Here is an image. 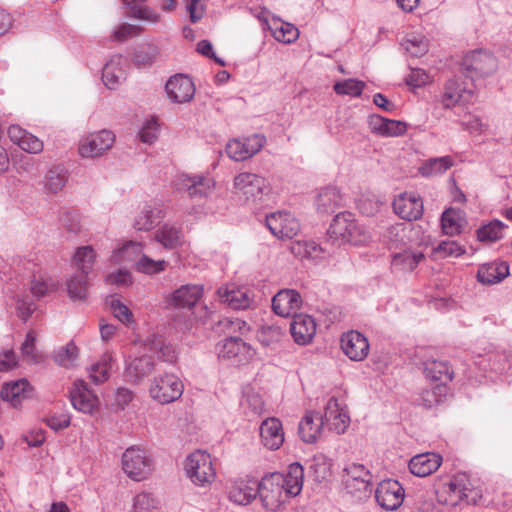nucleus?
<instances>
[{
    "label": "nucleus",
    "instance_id": "f257e3e1",
    "mask_svg": "<svg viewBox=\"0 0 512 512\" xmlns=\"http://www.w3.org/2000/svg\"><path fill=\"white\" fill-rule=\"evenodd\" d=\"M329 233L335 238L353 245H361L369 240V234L350 212L338 213L329 228Z\"/></svg>",
    "mask_w": 512,
    "mask_h": 512
},
{
    "label": "nucleus",
    "instance_id": "f03ea898",
    "mask_svg": "<svg viewBox=\"0 0 512 512\" xmlns=\"http://www.w3.org/2000/svg\"><path fill=\"white\" fill-rule=\"evenodd\" d=\"M442 493L447 496L443 502L450 506H456L460 502L475 505L481 498L480 492L471 487L468 476L465 473H458L442 486Z\"/></svg>",
    "mask_w": 512,
    "mask_h": 512
},
{
    "label": "nucleus",
    "instance_id": "7ed1b4c3",
    "mask_svg": "<svg viewBox=\"0 0 512 512\" xmlns=\"http://www.w3.org/2000/svg\"><path fill=\"white\" fill-rule=\"evenodd\" d=\"M235 193L248 202H258L270 193L268 181L257 174L242 172L234 178Z\"/></svg>",
    "mask_w": 512,
    "mask_h": 512
},
{
    "label": "nucleus",
    "instance_id": "20e7f679",
    "mask_svg": "<svg viewBox=\"0 0 512 512\" xmlns=\"http://www.w3.org/2000/svg\"><path fill=\"white\" fill-rule=\"evenodd\" d=\"M185 470L191 481L199 486L211 484L216 476L210 454L196 450L186 459Z\"/></svg>",
    "mask_w": 512,
    "mask_h": 512
},
{
    "label": "nucleus",
    "instance_id": "39448f33",
    "mask_svg": "<svg viewBox=\"0 0 512 512\" xmlns=\"http://www.w3.org/2000/svg\"><path fill=\"white\" fill-rule=\"evenodd\" d=\"M461 69L473 81L477 77L492 75L497 69V60L486 50H474L464 56Z\"/></svg>",
    "mask_w": 512,
    "mask_h": 512
},
{
    "label": "nucleus",
    "instance_id": "423d86ee",
    "mask_svg": "<svg viewBox=\"0 0 512 512\" xmlns=\"http://www.w3.org/2000/svg\"><path fill=\"white\" fill-rule=\"evenodd\" d=\"M122 467L129 478L141 481L151 474L152 461L145 450L130 447L122 455Z\"/></svg>",
    "mask_w": 512,
    "mask_h": 512
},
{
    "label": "nucleus",
    "instance_id": "0eeeda50",
    "mask_svg": "<svg viewBox=\"0 0 512 512\" xmlns=\"http://www.w3.org/2000/svg\"><path fill=\"white\" fill-rule=\"evenodd\" d=\"M282 482L283 480L278 476V472L271 473L258 482L257 495H259L265 509L276 511L289 498L281 488Z\"/></svg>",
    "mask_w": 512,
    "mask_h": 512
},
{
    "label": "nucleus",
    "instance_id": "6e6552de",
    "mask_svg": "<svg viewBox=\"0 0 512 512\" xmlns=\"http://www.w3.org/2000/svg\"><path fill=\"white\" fill-rule=\"evenodd\" d=\"M183 383L174 374H165L153 380L149 389L151 397L161 404L171 403L181 397Z\"/></svg>",
    "mask_w": 512,
    "mask_h": 512
},
{
    "label": "nucleus",
    "instance_id": "1a4fd4ad",
    "mask_svg": "<svg viewBox=\"0 0 512 512\" xmlns=\"http://www.w3.org/2000/svg\"><path fill=\"white\" fill-rule=\"evenodd\" d=\"M115 142V135L109 130L91 133L81 139L79 154L84 158H96L106 153Z\"/></svg>",
    "mask_w": 512,
    "mask_h": 512
},
{
    "label": "nucleus",
    "instance_id": "9d476101",
    "mask_svg": "<svg viewBox=\"0 0 512 512\" xmlns=\"http://www.w3.org/2000/svg\"><path fill=\"white\" fill-rule=\"evenodd\" d=\"M404 496V488L397 480L393 479L381 481L375 491L377 503L387 511L398 509L403 503Z\"/></svg>",
    "mask_w": 512,
    "mask_h": 512
},
{
    "label": "nucleus",
    "instance_id": "9b49d317",
    "mask_svg": "<svg viewBox=\"0 0 512 512\" xmlns=\"http://www.w3.org/2000/svg\"><path fill=\"white\" fill-rule=\"evenodd\" d=\"M266 226L279 239H292L300 231L298 220L288 212H275L266 217Z\"/></svg>",
    "mask_w": 512,
    "mask_h": 512
},
{
    "label": "nucleus",
    "instance_id": "f8f14e48",
    "mask_svg": "<svg viewBox=\"0 0 512 512\" xmlns=\"http://www.w3.org/2000/svg\"><path fill=\"white\" fill-rule=\"evenodd\" d=\"M371 478L370 472L362 464L351 463L343 469V483L351 494L370 491Z\"/></svg>",
    "mask_w": 512,
    "mask_h": 512
},
{
    "label": "nucleus",
    "instance_id": "ddd939ff",
    "mask_svg": "<svg viewBox=\"0 0 512 512\" xmlns=\"http://www.w3.org/2000/svg\"><path fill=\"white\" fill-rule=\"evenodd\" d=\"M393 209L404 220H417L423 214V201L415 193L405 192L393 201Z\"/></svg>",
    "mask_w": 512,
    "mask_h": 512
},
{
    "label": "nucleus",
    "instance_id": "4468645a",
    "mask_svg": "<svg viewBox=\"0 0 512 512\" xmlns=\"http://www.w3.org/2000/svg\"><path fill=\"white\" fill-rule=\"evenodd\" d=\"M341 349L351 360L362 361L369 353V343L363 334L351 330L342 335Z\"/></svg>",
    "mask_w": 512,
    "mask_h": 512
},
{
    "label": "nucleus",
    "instance_id": "2eb2a0df",
    "mask_svg": "<svg viewBox=\"0 0 512 512\" xmlns=\"http://www.w3.org/2000/svg\"><path fill=\"white\" fill-rule=\"evenodd\" d=\"M70 400L73 407L83 413H92L99 404L98 397L83 380L74 383L70 391Z\"/></svg>",
    "mask_w": 512,
    "mask_h": 512
},
{
    "label": "nucleus",
    "instance_id": "dca6fc26",
    "mask_svg": "<svg viewBox=\"0 0 512 512\" xmlns=\"http://www.w3.org/2000/svg\"><path fill=\"white\" fill-rule=\"evenodd\" d=\"M165 89L169 99L175 103L189 102L195 94L191 78L181 74L172 76L167 81Z\"/></svg>",
    "mask_w": 512,
    "mask_h": 512
},
{
    "label": "nucleus",
    "instance_id": "f3484780",
    "mask_svg": "<svg viewBox=\"0 0 512 512\" xmlns=\"http://www.w3.org/2000/svg\"><path fill=\"white\" fill-rule=\"evenodd\" d=\"M127 60L121 55H114L105 64L102 70L104 85L113 90L116 89L127 77Z\"/></svg>",
    "mask_w": 512,
    "mask_h": 512
},
{
    "label": "nucleus",
    "instance_id": "a211bd4d",
    "mask_svg": "<svg viewBox=\"0 0 512 512\" xmlns=\"http://www.w3.org/2000/svg\"><path fill=\"white\" fill-rule=\"evenodd\" d=\"M302 298L296 290H281L272 299L273 311L281 317L295 315L300 308Z\"/></svg>",
    "mask_w": 512,
    "mask_h": 512
},
{
    "label": "nucleus",
    "instance_id": "6ab92c4d",
    "mask_svg": "<svg viewBox=\"0 0 512 512\" xmlns=\"http://www.w3.org/2000/svg\"><path fill=\"white\" fill-rule=\"evenodd\" d=\"M290 331L296 343L306 345L311 342L316 333V323L307 314H295L290 324Z\"/></svg>",
    "mask_w": 512,
    "mask_h": 512
},
{
    "label": "nucleus",
    "instance_id": "aec40b11",
    "mask_svg": "<svg viewBox=\"0 0 512 512\" xmlns=\"http://www.w3.org/2000/svg\"><path fill=\"white\" fill-rule=\"evenodd\" d=\"M442 463V456L434 452L418 454L409 461L410 472L418 477H426L434 473Z\"/></svg>",
    "mask_w": 512,
    "mask_h": 512
},
{
    "label": "nucleus",
    "instance_id": "412c9836",
    "mask_svg": "<svg viewBox=\"0 0 512 512\" xmlns=\"http://www.w3.org/2000/svg\"><path fill=\"white\" fill-rule=\"evenodd\" d=\"M263 445L270 450H277L284 442L282 423L277 418H268L260 426Z\"/></svg>",
    "mask_w": 512,
    "mask_h": 512
},
{
    "label": "nucleus",
    "instance_id": "4be33fe9",
    "mask_svg": "<svg viewBox=\"0 0 512 512\" xmlns=\"http://www.w3.org/2000/svg\"><path fill=\"white\" fill-rule=\"evenodd\" d=\"M325 421L318 412H307L299 423L298 433L305 443L316 442Z\"/></svg>",
    "mask_w": 512,
    "mask_h": 512
},
{
    "label": "nucleus",
    "instance_id": "5701e85b",
    "mask_svg": "<svg viewBox=\"0 0 512 512\" xmlns=\"http://www.w3.org/2000/svg\"><path fill=\"white\" fill-rule=\"evenodd\" d=\"M258 488L255 479L235 481L229 490V499L239 505H248L256 498Z\"/></svg>",
    "mask_w": 512,
    "mask_h": 512
},
{
    "label": "nucleus",
    "instance_id": "b1692460",
    "mask_svg": "<svg viewBox=\"0 0 512 512\" xmlns=\"http://www.w3.org/2000/svg\"><path fill=\"white\" fill-rule=\"evenodd\" d=\"M343 197L336 187L322 188L315 200L316 209L321 214H332L343 206Z\"/></svg>",
    "mask_w": 512,
    "mask_h": 512
},
{
    "label": "nucleus",
    "instance_id": "393cba45",
    "mask_svg": "<svg viewBox=\"0 0 512 512\" xmlns=\"http://www.w3.org/2000/svg\"><path fill=\"white\" fill-rule=\"evenodd\" d=\"M509 275V265L504 261H495L481 265L477 272V280L485 285L501 282Z\"/></svg>",
    "mask_w": 512,
    "mask_h": 512
},
{
    "label": "nucleus",
    "instance_id": "a878e982",
    "mask_svg": "<svg viewBox=\"0 0 512 512\" xmlns=\"http://www.w3.org/2000/svg\"><path fill=\"white\" fill-rule=\"evenodd\" d=\"M369 125L372 132L383 137H397L407 131L405 122L387 119L379 115L372 116Z\"/></svg>",
    "mask_w": 512,
    "mask_h": 512
},
{
    "label": "nucleus",
    "instance_id": "bb28decb",
    "mask_svg": "<svg viewBox=\"0 0 512 512\" xmlns=\"http://www.w3.org/2000/svg\"><path fill=\"white\" fill-rule=\"evenodd\" d=\"M278 476L283 480L281 488L286 496H297L303 487L304 470L303 467L295 462L288 466L286 474L278 473Z\"/></svg>",
    "mask_w": 512,
    "mask_h": 512
},
{
    "label": "nucleus",
    "instance_id": "cd10ccee",
    "mask_svg": "<svg viewBox=\"0 0 512 512\" xmlns=\"http://www.w3.org/2000/svg\"><path fill=\"white\" fill-rule=\"evenodd\" d=\"M177 189L186 190L191 197L207 195L212 187L211 179L202 175H180L177 179Z\"/></svg>",
    "mask_w": 512,
    "mask_h": 512
},
{
    "label": "nucleus",
    "instance_id": "c85d7f7f",
    "mask_svg": "<svg viewBox=\"0 0 512 512\" xmlns=\"http://www.w3.org/2000/svg\"><path fill=\"white\" fill-rule=\"evenodd\" d=\"M202 296V287L198 285H183L175 290L169 304L176 308H192Z\"/></svg>",
    "mask_w": 512,
    "mask_h": 512
},
{
    "label": "nucleus",
    "instance_id": "c756f323",
    "mask_svg": "<svg viewBox=\"0 0 512 512\" xmlns=\"http://www.w3.org/2000/svg\"><path fill=\"white\" fill-rule=\"evenodd\" d=\"M323 418L338 434L344 433L348 427L349 416L340 408L338 400L334 397L327 402Z\"/></svg>",
    "mask_w": 512,
    "mask_h": 512
},
{
    "label": "nucleus",
    "instance_id": "7c9ffc66",
    "mask_svg": "<svg viewBox=\"0 0 512 512\" xmlns=\"http://www.w3.org/2000/svg\"><path fill=\"white\" fill-rule=\"evenodd\" d=\"M249 346L240 337H229L218 344V357L221 359L238 362L245 358L249 352Z\"/></svg>",
    "mask_w": 512,
    "mask_h": 512
},
{
    "label": "nucleus",
    "instance_id": "2f4dec72",
    "mask_svg": "<svg viewBox=\"0 0 512 512\" xmlns=\"http://www.w3.org/2000/svg\"><path fill=\"white\" fill-rule=\"evenodd\" d=\"M30 384L26 379L3 385L0 395L4 401H8L14 408L21 406L24 399L30 397Z\"/></svg>",
    "mask_w": 512,
    "mask_h": 512
},
{
    "label": "nucleus",
    "instance_id": "473e14b6",
    "mask_svg": "<svg viewBox=\"0 0 512 512\" xmlns=\"http://www.w3.org/2000/svg\"><path fill=\"white\" fill-rule=\"evenodd\" d=\"M154 369V361L150 356L134 358L125 369V377L131 383H138Z\"/></svg>",
    "mask_w": 512,
    "mask_h": 512
},
{
    "label": "nucleus",
    "instance_id": "72a5a7b5",
    "mask_svg": "<svg viewBox=\"0 0 512 512\" xmlns=\"http://www.w3.org/2000/svg\"><path fill=\"white\" fill-rule=\"evenodd\" d=\"M218 295L222 303L227 304L234 310L246 309L250 306L252 301L249 291L243 288H220L218 289Z\"/></svg>",
    "mask_w": 512,
    "mask_h": 512
},
{
    "label": "nucleus",
    "instance_id": "f704fd0d",
    "mask_svg": "<svg viewBox=\"0 0 512 512\" xmlns=\"http://www.w3.org/2000/svg\"><path fill=\"white\" fill-rule=\"evenodd\" d=\"M147 350L157 353L158 357L167 363H174L177 360V353L174 347L165 342L161 335L152 334L144 341Z\"/></svg>",
    "mask_w": 512,
    "mask_h": 512
},
{
    "label": "nucleus",
    "instance_id": "c9c22d12",
    "mask_svg": "<svg viewBox=\"0 0 512 512\" xmlns=\"http://www.w3.org/2000/svg\"><path fill=\"white\" fill-rule=\"evenodd\" d=\"M423 372L426 378L447 385L453 378V372L447 362L427 360L424 362Z\"/></svg>",
    "mask_w": 512,
    "mask_h": 512
},
{
    "label": "nucleus",
    "instance_id": "e433bc0d",
    "mask_svg": "<svg viewBox=\"0 0 512 512\" xmlns=\"http://www.w3.org/2000/svg\"><path fill=\"white\" fill-rule=\"evenodd\" d=\"M155 239L157 242L161 243L164 248L175 249L183 244L184 235L181 228L171 224H164L157 230Z\"/></svg>",
    "mask_w": 512,
    "mask_h": 512
},
{
    "label": "nucleus",
    "instance_id": "4c0bfd02",
    "mask_svg": "<svg viewBox=\"0 0 512 512\" xmlns=\"http://www.w3.org/2000/svg\"><path fill=\"white\" fill-rule=\"evenodd\" d=\"M464 224V214L460 209L449 208L442 213L441 226L446 235L460 234Z\"/></svg>",
    "mask_w": 512,
    "mask_h": 512
},
{
    "label": "nucleus",
    "instance_id": "58836bf2",
    "mask_svg": "<svg viewBox=\"0 0 512 512\" xmlns=\"http://www.w3.org/2000/svg\"><path fill=\"white\" fill-rule=\"evenodd\" d=\"M448 386L445 384H436L431 388L424 389L416 402L418 405L430 409L442 403L448 395Z\"/></svg>",
    "mask_w": 512,
    "mask_h": 512
},
{
    "label": "nucleus",
    "instance_id": "ea45409f",
    "mask_svg": "<svg viewBox=\"0 0 512 512\" xmlns=\"http://www.w3.org/2000/svg\"><path fill=\"white\" fill-rule=\"evenodd\" d=\"M66 287L71 300H85L88 295L89 287L88 275L75 272L74 275L67 280Z\"/></svg>",
    "mask_w": 512,
    "mask_h": 512
},
{
    "label": "nucleus",
    "instance_id": "a19ab883",
    "mask_svg": "<svg viewBox=\"0 0 512 512\" xmlns=\"http://www.w3.org/2000/svg\"><path fill=\"white\" fill-rule=\"evenodd\" d=\"M67 179V170L62 166H54L50 168L45 175V190L48 193L57 194L64 188Z\"/></svg>",
    "mask_w": 512,
    "mask_h": 512
},
{
    "label": "nucleus",
    "instance_id": "79ce46f5",
    "mask_svg": "<svg viewBox=\"0 0 512 512\" xmlns=\"http://www.w3.org/2000/svg\"><path fill=\"white\" fill-rule=\"evenodd\" d=\"M96 252L92 246L79 247L73 257V263L77 268L76 272L89 275L96 260Z\"/></svg>",
    "mask_w": 512,
    "mask_h": 512
},
{
    "label": "nucleus",
    "instance_id": "37998d69",
    "mask_svg": "<svg viewBox=\"0 0 512 512\" xmlns=\"http://www.w3.org/2000/svg\"><path fill=\"white\" fill-rule=\"evenodd\" d=\"M423 258L424 254L422 252L404 250L403 252L393 255L391 264L396 269L402 271H411L416 268V266Z\"/></svg>",
    "mask_w": 512,
    "mask_h": 512
},
{
    "label": "nucleus",
    "instance_id": "c03bdc74",
    "mask_svg": "<svg viewBox=\"0 0 512 512\" xmlns=\"http://www.w3.org/2000/svg\"><path fill=\"white\" fill-rule=\"evenodd\" d=\"M453 165L454 160L451 156L430 158L421 165L419 172L422 176L428 177L442 174L450 169Z\"/></svg>",
    "mask_w": 512,
    "mask_h": 512
},
{
    "label": "nucleus",
    "instance_id": "a18cd8bd",
    "mask_svg": "<svg viewBox=\"0 0 512 512\" xmlns=\"http://www.w3.org/2000/svg\"><path fill=\"white\" fill-rule=\"evenodd\" d=\"M507 226L500 220H492L477 230V238L481 242H496L504 237Z\"/></svg>",
    "mask_w": 512,
    "mask_h": 512
},
{
    "label": "nucleus",
    "instance_id": "49530a36",
    "mask_svg": "<svg viewBox=\"0 0 512 512\" xmlns=\"http://www.w3.org/2000/svg\"><path fill=\"white\" fill-rule=\"evenodd\" d=\"M112 360L110 353H104L98 362L91 365L89 377L95 384L103 383L108 379Z\"/></svg>",
    "mask_w": 512,
    "mask_h": 512
},
{
    "label": "nucleus",
    "instance_id": "de8ad7c7",
    "mask_svg": "<svg viewBox=\"0 0 512 512\" xmlns=\"http://www.w3.org/2000/svg\"><path fill=\"white\" fill-rule=\"evenodd\" d=\"M270 30L273 37L282 43H292L299 37L298 29L294 25L286 22L274 21Z\"/></svg>",
    "mask_w": 512,
    "mask_h": 512
},
{
    "label": "nucleus",
    "instance_id": "09e8293b",
    "mask_svg": "<svg viewBox=\"0 0 512 512\" xmlns=\"http://www.w3.org/2000/svg\"><path fill=\"white\" fill-rule=\"evenodd\" d=\"M471 93L465 87H461V84L456 79H450L445 84V91L442 98V103L445 108H450L464 98V93Z\"/></svg>",
    "mask_w": 512,
    "mask_h": 512
},
{
    "label": "nucleus",
    "instance_id": "8fccbe9b",
    "mask_svg": "<svg viewBox=\"0 0 512 512\" xmlns=\"http://www.w3.org/2000/svg\"><path fill=\"white\" fill-rule=\"evenodd\" d=\"M167 262L165 260H153L145 254H141V257L136 262L137 271L153 275L160 273L166 269Z\"/></svg>",
    "mask_w": 512,
    "mask_h": 512
},
{
    "label": "nucleus",
    "instance_id": "3c124183",
    "mask_svg": "<svg viewBox=\"0 0 512 512\" xmlns=\"http://www.w3.org/2000/svg\"><path fill=\"white\" fill-rule=\"evenodd\" d=\"M364 87L365 83L363 81L350 78L336 82L334 91L339 95L358 97L362 94Z\"/></svg>",
    "mask_w": 512,
    "mask_h": 512
},
{
    "label": "nucleus",
    "instance_id": "603ef678",
    "mask_svg": "<svg viewBox=\"0 0 512 512\" xmlns=\"http://www.w3.org/2000/svg\"><path fill=\"white\" fill-rule=\"evenodd\" d=\"M129 5V16L137 19L147 20L152 23H157L160 20V14L156 11L150 9L147 6H144L138 2V0H133Z\"/></svg>",
    "mask_w": 512,
    "mask_h": 512
},
{
    "label": "nucleus",
    "instance_id": "864d4df0",
    "mask_svg": "<svg viewBox=\"0 0 512 512\" xmlns=\"http://www.w3.org/2000/svg\"><path fill=\"white\" fill-rule=\"evenodd\" d=\"M78 357V347L70 342L66 346L61 347L54 354V360L63 367H71Z\"/></svg>",
    "mask_w": 512,
    "mask_h": 512
},
{
    "label": "nucleus",
    "instance_id": "5fc2aeb1",
    "mask_svg": "<svg viewBox=\"0 0 512 512\" xmlns=\"http://www.w3.org/2000/svg\"><path fill=\"white\" fill-rule=\"evenodd\" d=\"M433 251L441 258L459 257L465 253V248L454 240H445L440 242Z\"/></svg>",
    "mask_w": 512,
    "mask_h": 512
},
{
    "label": "nucleus",
    "instance_id": "6e6d98bb",
    "mask_svg": "<svg viewBox=\"0 0 512 512\" xmlns=\"http://www.w3.org/2000/svg\"><path fill=\"white\" fill-rule=\"evenodd\" d=\"M156 216L154 210L146 206L143 210L136 216L134 220V228L138 231H149L155 225Z\"/></svg>",
    "mask_w": 512,
    "mask_h": 512
},
{
    "label": "nucleus",
    "instance_id": "4d7b16f0",
    "mask_svg": "<svg viewBox=\"0 0 512 512\" xmlns=\"http://www.w3.org/2000/svg\"><path fill=\"white\" fill-rule=\"evenodd\" d=\"M227 155L235 161H244L251 158L246 143L240 139H233L226 145Z\"/></svg>",
    "mask_w": 512,
    "mask_h": 512
},
{
    "label": "nucleus",
    "instance_id": "13d9d810",
    "mask_svg": "<svg viewBox=\"0 0 512 512\" xmlns=\"http://www.w3.org/2000/svg\"><path fill=\"white\" fill-rule=\"evenodd\" d=\"M107 303L110 306V309L113 313V315L123 324L129 325L131 324L133 320V314L130 311V309L124 305L121 301L118 299H115L111 297L110 300H107Z\"/></svg>",
    "mask_w": 512,
    "mask_h": 512
},
{
    "label": "nucleus",
    "instance_id": "bf43d9fd",
    "mask_svg": "<svg viewBox=\"0 0 512 512\" xmlns=\"http://www.w3.org/2000/svg\"><path fill=\"white\" fill-rule=\"evenodd\" d=\"M404 49L413 57H420L427 53L428 42L423 37L413 36L403 43Z\"/></svg>",
    "mask_w": 512,
    "mask_h": 512
},
{
    "label": "nucleus",
    "instance_id": "052dcab7",
    "mask_svg": "<svg viewBox=\"0 0 512 512\" xmlns=\"http://www.w3.org/2000/svg\"><path fill=\"white\" fill-rule=\"evenodd\" d=\"M156 56V49L153 46L139 47L134 51L133 62L138 67L152 64Z\"/></svg>",
    "mask_w": 512,
    "mask_h": 512
},
{
    "label": "nucleus",
    "instance_id": "680f3d73",
    "mask_svg": "<svg viewBox=\"0 0 512 512\" xmlns=\"http://www.w3.org/2000/svg\"><path fill=\"white\" fill-rule=\"evenodd\" d=\"M59 221L67 231L77 233L81 229L80 217L76 211L65 210L61 213Z\"/></svg>",
    "mask_w": 512,
    "mask_h": 512
},
{
    "label": "nucleus",
    "instance_id": "e2e57ef3",
    "mask_svg": "<svg viewBox=\"0 0 512 512\" xmlns=\"http://www.w3.org/2000/svg\"><path fill=\"white\" fill-rule=\"evenodd\" d=\"M186 10L191 23L199 22L205 14V0H186Z\"/></svg>",
    "mask_w": 512,
    "mask_h": 512
},
{
    "label": "nucleus",
    "instance_id": "0e129e2a",
    "mask_svg": "<svg viewBox=\"0 0 512 512\" xmlns=\"http://www.w3.org/2000/svg\"><path fill=\"white\" fill-rule=\"evenodd\" d=\"M283 335L284 332L279 326H264L260 331L259 339L264 345L268 346L278 342Z\"/></svg>",
    "mask_w": 512,
    "mask_h": 512
},
{
    "label": "nucleus",
    "instance_id": "69168bd1",
    "mask_svg": "<svg viewBox=\"0 0 512 512\" xmlns=\"http://www.w3.org/2000/svg\"><path fill=\"white\" fill-rule=\"evenodd\" d=\"M17 315L26 322L32 313L36 310V304L28 296L17 299Z\"/></svg>",
    "mask_w": 512,
    "mask_h": 512
},
{
    "label": "nucleus",
    "instance_id": "338daca9",
    "mask_svg": "<svg viewBox=\"0 0 512 512\" xmlns=\"http://www.w3.org/2000/svg\"><path fill=\"white\" fill-rule=\"evenodd\" d=\"M140 140L143 143L152 144L158 136V126L155 119H151L145 122L140 133Z\"/></svg>",
    "mask_w": 512,
    "mask_h": 512
},
{
    "label": "nucleus",
    "instance_id": "774afa93",
    "mask_svg": "<svg viewBox=\"0 0 512 512\" xmlns=\"http://www.w3.org/2000/svg\"><path fill=\"white\" fill-rule=\"evenodd\" d=\"M141 30L142 29L140 26L125 23V24L120 25L114 31L113 37L117 41H125L129 38L139 35Z\"/></svg>",
    "mask_w": 512,
    "mask_h": 512
}]
</instances>
